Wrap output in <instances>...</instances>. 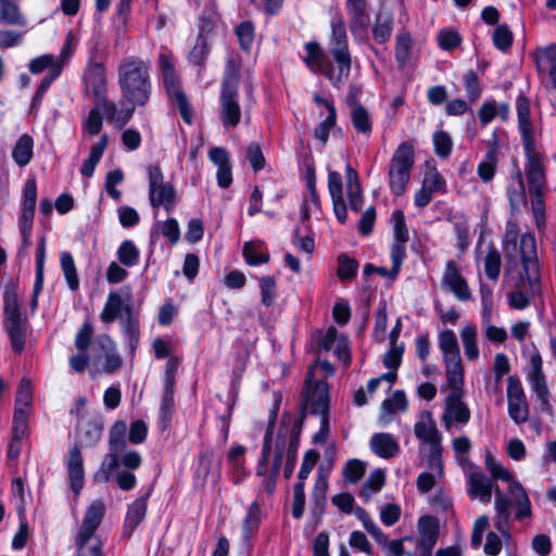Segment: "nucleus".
Instances as JSON below:
<instances>
[{
    "label": "nucleus",
    "mask_w": 556,
    "mask_h": 556,
    "mask_svg": "<svg viewBox=\"0 0 556 556\" xmlns=\"http://www.w3.org/2000/svg\"><path fill=\"white\" fill-rule=\"evenodd\" d=\"M446 366V379L452 392L462 394V388L464 384V368L462 364V357L450 359L444 362Z\"/></svg>",
    "instance_id": "a19ab883"
},
{
    "label": "nucleus",
    "mask_w": 556,
    "mask_h": 556,
    "mask_svg": "<svg viewBox=\"0 0 556 556\" xmlns=\"http://www.w3.org/2000/svg\"><path fill=\"white\" fill-rule=\"evenodd\" d=\"M263 242L248 241L242 249V255L249 266H258L266 264L270 260V254L267 250L262 251Z\"/></svg>",
    "instance_id": "e433bc0d"
},
{
    "label": "nucleus",
    "mask_w": 556,
    "mask_h": 556,
    "mask_svg": "<svg viewBox=\"0 0 556 556\" xmlns=\"http://www.w3.org/2000/svg\"><path fill=\"white\" fill-rule=\"evenodd\" d=\"M519 250L522 266L520 278L522 281L526 280L528 282L532 295H541L543 288L536 253V241L533 233L525 232L521 235Z\"/></svg>",
    "instance_id": "9d476101"
},
{
    "label": "nucleus",
    "mask_w": 556,
    "mask_h": 556,
    "mask_svg": "<svg viewBox=\"0 0 556 556\" xmlns=\"http://www.w3.org/2000/svg\"><path fill=\"white\" fill-rule=\"evenodd\" d=\"M3 313L7 320V332L14 354L20 355L26 345V323L27 318L22 317L17 285L10 280L7 282L3 292Z\"/></svg>",
    "instance_id": "39448f33"
},
{
    "label": "nucleus",
    "mask_w": 556,
    "mask_h": 556,
    "mask_svg": "<svg viewBox=\"0 0 556 556\" xmlns=\"http://www.w3.org/2000/svg\"><path fill=\"white\" fill-rule=\"evenodd\" d=\"M509 211L511 215L519 214L521 206L527 203L526 186L508 185L506 188Z\"/></svg>",
    "instance_id": "4d7b16f0"
},
{
    "label": "nucleus",
    "mask_w": 556,
    "mask_h": 556,
    "mask_svg": "<svg viewBox=\"0 0 556 556\" xmlns=\"http://www.w3.org/2000/svg\"><path fill=\"white\" fill-rule=\"evenodd\" d=\"M161 78L166 96L182 90L181 79L176 73L175 66L169 55L161 53L159 56Z\"/></svg>",
    "instance_id": "5701e85b"
},
{
    "label": "nucleus",
    "mask_w": 556,
    "mask_h": 556,
    "mask_svg": "<svg viewBox=\"0 0 556 556\" xmlns=\"http://www.w3.org/2000/svg\"><path fill=\"white\" fill-rule=\"evenodd\" d=\"M45 260H46V238L42 236L38 241V247L36 251L35 262H36V275L35 282L33 287V295H31V308H36L38 304V296L43 288L45 280Z\"/></svg>",
    "instance_id": "c85d7f7f"
},
{
    "label": "nucleus",
    "mask_w": 556,
    "mask_h": 556,
    "mask_svg": "<svg viewBox=\"0 0 556 556\" xmlns=\"http://www.w3.org/2000/svg\"><path fill=\"white\" fill-rule=\"evenodd\" d=\"M507 410L509 417L514 420L515 424H525L529 417L527 399H520L519 401L507 400Z\"/></svg>",
    "instance_id": "774afa93"
},
{
    "label": "nucleus",
    "mask_w": 556,
    "mask_h": 556,
    "mask_svg": "<svg viewBox=\"0 0 556 556\" xmlns=\"http://www.w3.org/2000/svg\"><path fill=\"white\" fill-rule=\"evenodd\" d=\"M127 425L116 420L109 430V453L104 456L99 469L93 473L96 483H106L112 473L119 467V454L127 447Z\"/></svg>",
    "instance_id": "6e6552de"
},
{
    "label": "nucleus",
    "mask_w": 556,
    "mask_h": 556,
    "mask_svg": "<svg viewBox=\"0 0 556 556\" xmlns=\"http://www.w3.org/2000/svg\"><path fill=\"white\" fill-rule=\"evenodd\" d=\"M34 155V139L30 135H22L12 149V159L20 167H25Z\"/></svg>",
    "instance_id": "473e14b6"
},
{
    "label": "nucleus",
    "mask_w": 556,
    "mask_h": 556,
    "mask_svg": "<svg viewBox=\"0 0 556 556\" xmlns=\"http://www.w3.org/2000/svg\"><path fill=\"white\" fill-rule=\"evenodd\" d=\"M420 539L417 547L428 546L433 548L440 535V521L432 515H424L418 519Z\"/></svg>",
    "instance_id": "4be33fe9"
},
{
    "label": "nucleus",
    "mask_w": 556,
    "mask_h": 556,
    "mask_svg": "<svg viewBox=\"0 0 556 556\" xmlns=\"http://www.w3.org/2000/svg\"><path fill=\"white\" fill-rule=\"evenodd\" d=\"M442 283L447 288L459 301H468L471 298L469 286L460 274L459 267L455 261L450 260L446 263L442 277Z\"/></svg>",
    "instance_id": "4468645a"
},
{
    "label": "nucleus",
    "mask_w": 556,
    "mask_h": 556,
    "mask_svg": "<svg viewBox=\"0 0 556 556\" xmlns=\"http://www.w3.org/2000/svg\"><path fill=\"white\" fill-rule=\"evenodd\" d=\"M329 51L339 67L338 80L342 76L348 78L352 66V56L349 49L346 26L342 16H336L331 20Z\"/></svg>",
    "instance_id": "9b49d317"
},
{
    "label": "nucleus",
    "mask_w": 556,
    "mask_h": 556,
    "mask_svg": "<svg viewBox=\"0 0 556 556\" xmlns=\"http://www.w3.org/2000/svg\"><path fill=\"white\" fill-rule=\"evenodd\" d=\"M460 393L451 392L446 399V407L456 422L466 424L470 419V410L467 405L460 401Z\"/></svg>",
    "instance_id": "79ce46f5"
},
{
    "label": "nucleus",
    "mask_w": 556,
    "mask_h": 556,
    "mask_svg": "<svg viewBox=\"0 0 556 556\" xmlns=\"http://www.w3.org/2000/svg\"><path fill=\"white\" fill-rule=\"evenodd\" d=\"M337 276L341 281H350L357 275L359 263L355 257L341 253L338 258Z\"/></svg>",
    "instance_id": "8fccbe9b"
},
{
    "label": "nucleus",
    "mask_w": 556,
    "mask_h": 556,
    "mask_svg": "<svg viewBox=\"0 0 556 556\" xmlns=\"http://www.w3.org/2000/svg\"><path fill=\"white\" fill-rule=\"evenodd\" d=\"M235 35L238 38L240 49L250 53L255 38V26L253 22L250 20L242 21L235 27Z\"/></svg>",
    "instance_id": "c03bdc74"
},
{
    "label": "nucleus",
    "mask_w": 556,
    "mask_h": 556,
    "mask_svg": "<svg viewBox=\"0 0 556 556\" xmlns=\"http://www.w3.org/2000/svg\"><path fill=\"white\" fill-rule=\"evenodd\" d=\"M149 182V202L153 208L163 207L167 213L175 210L177 205V193L174 185L164 181V174L159 163L150 164L147 167Z\"/></svg>",
    "instance_id": "1a4fd4ad"
},
{
    "label": "nucleus",
    "mask_w": 556,
    "mask_h": 556,
    "mask_svg": "<svg viewBox=\"0 0 556 556\" xmlns=\"http://www.w3.org/2000/svg\"><path fill=\"white\" fill-rule=\"evenodd\" d=\"M117 83L125 103L146 106L152 94L150 65L137 55L125 56L117 66Z\"/></svg>",
    "instance_id": "f03ea898"
},
{
    "label": "nucleus",
    "mask_w": 556,
    "mask_h": 556,
    "mask_svg": "<svg viewBox=\"0 0 556 556\" xmlns=\"http://www.w3.org/2000/svg\"><path fill=\"white\" fill-rule=\"evenodd\" d=\"M262 523V510L257 501L250 504L247 515L242 520L241 539L244 546L250 549L252 540L257 534Z\"/></svg>",
    "instance_id": "aec40b11"
},
{
    "label": "nucleus",
    "mask_w": 556,
    "mask_h": 556,
    "mask_svg": "<svg viewBox=\"0 0 556 556\" xmlns=\"http://www.w3.org/2000/svg\"><path fill=\"white\" fill-rule=\"evenodd\" d=\"M153 486H150L144 494L137 497L127 506L126 516L122 528V536L129 540L137 528L143 522L148 511V501Z\"/></svg>",
    "instance_id": "ddd939ff"
},
{
    "label": "nucleus",
    "mask_w": 556,
    "mask_h": 556,
    "mask_svg": "<svg viewBox=\"0 0 556 556\" xmlns=\"http://www.w3.org/2000/svg\"><path fill=\"white\" fill-rule=\"evenodd\" d=\"M117 258L121 264L134 267L139 263L140 251L132 240H124L117 249Z\"/></svg>",
    "instance_id": "3c124183"
},
{
    "label": "nucleus",
    "mask_w": 556,
    "mask_h": 556,
    "mask_svg": "<svg viewBox=\"0 0 556 556\" xmlns=\"http://www.w3.org/2000/svg\"><path fill=\"white\" fill-rule=\"evenodd\" d=\"M328 479L326 476L318 473L313 490L311 492V515L314 520V528L323 522L327 507Z\"/></svg>",
    "instance_id": "f3484780"
},
{
    "label": "nucleus",
    "mask_w": 556,
    "mask_h": 556,
    "mask_svg": "<svg viewBox=\"0 0 556 556\" xmlns=\"http://www.w3.org/2000/svg\"><path fill=\"white\" fill-rule=\"evenodd\" d=\"M85 91L91 90L96 102L101 104L105 113L112 117L115 112V103L108 100V76L104 63L86 64L83 74Z\"/></svg>",
    "instance_id": "f8f14e48"
},
{
    "label": "nucleus",
    "mask_w": 556,
    "mask_h": 556,
    "mask_svg": "<svg viewBox=\"0 0 556 556\" xmlns=\"http://www.w3.org/2000/svg\"><path fill=\"white\" fill-rule=\"evenodd\" d=\"M533 56L538 71L548 72L553 87L556 90V42L536 48Z\"/></svg>",
    "instance_id": "393cba45"
},
{
    "label": "nucleus",
    "mask_w": 556,
    "mask_h": 556,
    "mask_svg": "<svg viewBox=\"0 0 556 556\" xmlns=\"http://www.w3.org/2000/svg\"><path fill=\"white\" fill-rule=\"evenodd\" d=\"M36 205L22 204L21 214L18 217L20 232L25 245L28 244L35 217Z\"/></svg>",
    "instance_id": "864d4df0"
},
{
    "label": "nucleus",
    "mask_w": 556,
    "mask_h": 556,
    "mask_svg": "<svg viewBox=\"0 0 556 556\" xmlns=\"http://www.w3.org/2000/svg\"><path fill=\"white\" fill-rule=\"evenodd\" d=\"M439 346L443 353L444 362L450 359L459 358L460 351L457 342L456 334L453 330H443L439 336Z\"/></svg>",
    "instance_id": "58836bf2"
},
{
    "label": "nucleus",
    "mask_w": 556,
    "mask_h": 556,
    "mask_svg": "<svg viewBox=\"0 0 556 556\" xmlns=\"http://www.w3.org/2000/svg\"><path fill=\"white\" fill-rule=\"evenodd\" d=\"M220 22L216 2H206L198 16V35L208 37Z\"/></svg>",
    "instance_id": "2f4dec72"
},
{
    "label": "nucleus",
    "mask_w": 556,
    "mask_h": 556,
    "mask_svg": "<svg viewBox=\"0 0 556 556\" xmlns=\"http://www.w3.org/2000/svg\"><path fill=\"white\" fill-rule=\"evenodd\" d=\"M395 61L400 68H404L410 59L412 37L408 31L401 33L395 40Z\"/></svg>",
    "instance_id": "de8ad7c7"
},
{
    "label": "nucleus",
    "mask_w": 556,
    "mask_h": 556,
    "mask_svg": "<svg viewBox=\"0 0 556 556\" xmlns=\"http://www.w3.org/2000/svg\"><path fill=\"white\" fill-rule=\"evenodd\" d=\"M545 188L546 184L528 185L531 210L538 229L545 227Z\"/></svg>",
    "instance_id": "c756f323"
},
{
    "label": "nucleus",
    "mask_w": 556,
    "mask_h": 556,
    "mask_svg": "<svg viewBox=\"0 0 556 556\" xmlns=\"http://www.w3.org/2000/svg\"><path fill=\"white\" fill-rule=\"evenodd\" d=\"M210 161L217 166V186L227 189L232 184V165L229 152L224 147H213L208 151Z\"/></svg>",
    "instance_id": "dca6fc26"
},
{
    "label": "nucleus",
    "mask_w": 556,
    "mask_h": 556,
    "mask_svg": "<svg viewBox=\"0 0 556 556\" xmlns=\"http://www.w3.org/2000/svg\"><path fill=\"white\" fill-rule=\"evenodd\" d=\"M351 122L357 132L367 136L371 134L372 122L368 110L364 105L351 109Z\"/></svg>",
    "instance_id": "09e8293b"
},
{
    "label": "nucleus",
    "mask_w": 556,
    "mask_h": 556,
    "mask_svg": "<svg viewBox=\"0 0 556 556\" xmlns=\"http://www.w3.org/2000/svg\"><path fill=\"white\" fill-rule=\"evenodd\" d=\"M328 191L332 202L334 216L339 224L348 222V207L343 198V184L341 174L337 170L328 172Z\"/></svg>",
    "instance_id": "2eb2a0df"
},
{
    "label": "nucleus",
    "mask_w": 556,
    "mask_h": 556,
    "mask_svg": "<svg viewBox=\"0 0 556 556\" xmlns=\"http://www.w3.org/2000/svg\"><path fill=\"white\" fill-rule=\"evenodd\" d=\"M105 515V505L102 501H93L86 509L83 523L75 539V556H104L103 541L97 535Z\"/></svg>",
    "instance_id": "20e7f679"
},
{
    "label": "nucleus",
    "mask_w": 556,
    "mask_h": 556,
    "mask_svg": "<svg viewBox=\"0 0 556 556\" xmlns=\"http://www.w3.org/2000/svg\"><path fill=\"white\" fill-rule=\"evenodd\" d=\"M104 425L101 418H91L81 422L77 428L80 443L87 447H93L102 438Z\"/></svg>",
    "instance_id": "cd10ccee"
},
{
    "label": "nucleus",
    "mask_w": 556,
    "mask_h": 556,
    "mask_svg": "<svg viewBox=\"0 0 556 556\" xmlns=\"http://www.w3.org/2000/svg\"><path fill=\"white\" fill-rule=\"evenodd\" d=\"M393 26H394V16L392 12L383 11L380 9L376 16H375V23L371 28V34L374 40L378 45H384L387 43L392 36L393 33Z\"/></svg>",
    "instance_id": "bb28decb"
},
{
    "label": "nucleus",
    "mask_w": 556,
    "mask_h": 556,
    "mask_svg": "<svg viewBox=\"0 0 556 556\" xmlns=\"http://www.w3.org/2000/svg\"><path fill=\"white\" fill-rule=\"evenodd\" d=\"M62 74V67L60 65L55 66L52 71L40 80L30 102V109L37 110L40 108L42 99L47 91L49 90L52 83L59 78Z\"/></svg>",
    "instance_id": "37998d69"
},
{
    "label": "nucleus",
    "mask_w": 556,
    "mask_h": 556,
    "mask_svg": "<svg viewBox=\"0 0 556 556\" xmlns=\"http://www.w3.org/2000/svg\"><path fill=\"white\" fill-rule=\"evenodd\" d=\"M175 406V389L163 388L161 405L159 409V420L162 428L166 429L172 422Z\"/></svg>",
    "instance_id": "a18cd8bd"
},
{
    "label": "nucleus",
    "mask_w": 556,
    "mask_h": 556,
    "mask_svg": "<svg viewBox=\"0 0 556 556\" xmlns=\"http://www.w3.org/2000/svg\"><path fill=\"white\" fill-rule=\"evenodd\" d=\"M301 434L302 432L295 430L290 431V439L286 450V463L283 466V477L287 480L292 477L296 465Z\"/></svg>",
    "instance_id": "4c0bfd02"
},
{
    "label": "nucleus",
    "mask_w": 556,
    "mask_h": 556,
    "mask_svg": "<svg viewBox=\"0 0 556 556\" xmlns=\"http://www.w3.org/2000/svg\"><path fill=\"white\" fill-rule=\"evenodd\" d=\"M241 79V60L229 58L224 67L219 92V117L225 128H235L241 122L239 103V84Z\"/></svg>",
    "instance_id": "7ed1b4c3"
},
{
    "label": "nucleus",
    "mask_w": 556,
    "mask_h": 556,
    "mask_svg": "<svg viewBox=\"0 0 556 556\" xmlns=\"http://www.w3.org/2000/svg\"><path fill=\"white\" fill-rule=\"evenodd\" d=\"M121 329L125 337L129 353L136 354V350L140 340V323L137 315L124 317L121 320Z\"/></svg>",
    "instance_id": "72a5a7b5"
},
{
    "label": "nucleus",
    "mask_w": 556,
    "mask_h": 556,
    "mask_svg": "<svg viewBox=\"0 0 556 556\" xmlns=\"http://www.w3.org/2000/svg\"><path fill=\"white\" fill-rule=\"evenodd\" d=\"M132 315H135L132 305L125 303L119 293L111 291L100 313V319L102 323L110 325L116 319L121 321L122 318Z\"/></svg>",
    "instance_id": "a211bd4d"
},
{
    "label": "nucleus",
    "mask_w": 556,
    "mask_h": 556,
    "mask_svg": "<svg viewBox=\"0 0 556 556\" xmlns=\"http://www.w3.org/2000/svg\"><path fill=\"white\" fill-rule=\"evenodd\" d=\"M370 450L380 458L389 459L400 452V445L391 433H375L370 439Z\"/></svg>",
    "instance_id": "a878e982"
},
{
    "label": "nucleus",
    "mask_w": 556,
    "mask_h": 556,
    "mask_svg": "<svg viewBox=\"0 0 556 556\" xmlns=\"http://www.w3.org/2000/svg\"><path fill=\"white\" fill-rule=\"evenodd\" d=\"M434 153L440 159H446L453 150V141L451 136L444 131H435L432 136Z\"/></svg>",
    "instance_id": "69168bd1"
},
{
    "label": "nucleus",
    "mask_w": 556,
    "mask_h": 556,
    "mask_svg": "<svg viewBox=\"0 0 556 556\" xmlns=\"http://www.w3.org/2000/svg\"><path fill=\"white\" fill-rule=\"evenodd\" d=\"M498 141L495 135L493 139L488 143L486 153L484 160L478 164L477 173L483 182L491 181L496 173L498 163Z\"/></svg>",
    "instance_id": "b1692460"
},
{
    "label": "nucleus",
    "mask_w": 556,
    "mask_h": 556,
    "mask_svg": "<svg viewBox=\"0 0 556 556\" xmlns=\"http://www.w3.org/2000/svg\"><path fill=\"white\" fill-rule=\"evenodd\" d=\"M330 401L329 383L324 379H313V368L311 367L305 377L303 389L300 394L299 412L295 416L291 430L303 431L307 415H313L316 410L323 409Z\"/></svg>",
    "instance_id": "423d86ee"
},
{
    "label": "nucleus",
    "mask_w": 556,
    "mask_h": 556,
    "mask_svg": "<svg viewBox=\"0 0 556 556\" xmlns=\"http://www.w3.org/2000/svg\"><path fill=\"white\" fill-rule=\"evenodd\" d=\"M0 23L8 25H24L25 21L16 2H0Z\"/></svg>",
    "instance_id": "680f3d73"
},
{
    "label": "nucleus",
    "mask_w": 556,
    "mask_h": 556,
    "mask_svg": "<svg viewBox=\"0 0 556 556\" xmlns=\"http://www.w3.org/2000/svg\"><path fill=\"white\" fill-rule=\"evenodd\" d=\"M367 2H346L348 13L350 15V30L354 37L366 35L370 23V16L367 13Z\"/></svg>",
    "instance_id": "412c9836"
},
{
    "label": "nucleus",
    "mask_w": 556,
    "mask_h": 556,
    "mask_svg": "<svg viewBox=\"0 0 556 556\" xmlns=\"http://www.w3.org/2000/svg\"><path fill=\"white\" fill-rule=\"evenodd\" d=\"M167 98L169 101L175 102L182 121L187 125H191L193 122V110L184 89L167 96Z\"/></svg>",
    "instance_id": "6e6d98bb"
},
{
    "label": "nucleus",
    "mask_w": 556,
    "mask_h": 556,
    "mask_svg": "<svg viewBox=\"0 0 556 556\" xmlns=\"http://www.w3.org/2000/svg\"><path fill=\"white\" fill-rule=\"evenodd\" d=\"M65 465L71 490L75 495H78L84 488L85 470L83 455L77 444L70 448L68 458Z\"/></svg>",
    "instance_id": "6ab92c4d"
},
{
    "label": "nucleus",
    "mask_w": 556,
    "mask_h": 556,
    "mask_svg": "<svg viewBox=\"0 0 556 556\" xmlns=\"http://www.w3.org/2000/svg\"><path fill=\"white\" fill-rule=\"evenodd\" d=\"M101 104H97L89 111L86 121L83 123V131L89 136H97L101 132L103 127V116L100 111Z\"/></svg>",
    "instance_id": "052dcab7"
},
{
    "label": "nucleus",
    "mask_w": 556,
    "mask_h": 556,
    "mask_svg": "<svg viewBox=\"0 0 556 556\" xmlns=\"http://www.w3.org/2000/svg\"><path fill=\"white\" fill-rule=\"evenodd\" d=\"M415 164V149L412 142L403 141L397 146L390 160L388 184L392 194L405 193Z\"/></svg>",
    "instance_id": "0eeeda50"
},
{
    "label": "nucleus",
    "mask_w": 556,
    "mask_h": 556,
    "mask_svg": "<svg viewBox=\"0 0 556 556\" xmlns=\"http://www.w3.org/2000/svg\"><path fill=\"white\" fill-rule=\"evenodd\" d=\"M518 130L521 137L525 173L528 185L547 184L545 156L536 149L534 129L531 121L530 101L521 91L516 99Z\"/></svg>",
    "instance_id": "f257e3e1"
},
{
    "label": "nucleus",
    "mask_w": 556,
    "mask_h": 556,
    "mask_svg": "<svg viewBox=\"0 0 556 556\" xmlns=\"http://www.w3.org/2000/svg\"><path fill=\"white\" fill-rule=\"evenodd\" d=\"M214 460V451L211 448L201 451L198 456L197 467L194 470L195 479L200 480L202 484L205 483Z\"/></svg>",
    "instance_id": "bf43d9fd"
},
{
    "label": "nucleus",
    "mask_w": 556,
    "mask_h": 556,
    "mask_svg": "<svg viewBox=\"0 0 556 556\" xmlns=\"http://www.w3.org/2000/svg\"><path fill=\"white\" fill-rule=\"evenodd\" d=\"M60 263L68 288L72 291H77L79 289V279L73 255L67 251L62 252Z\"/></svg>",
    "instance_id": "49530a36"
},
{
    "label": "nucleus",
    "mask_w": 556,
    "mask_h": 556,
    "mask_svg": "<svg viewBox=\"0 0 556 556\" xmlns=\"http://www.w3.org/2000/svg\"><path fill=\"white\" fill-rule=\"evenodd\" d=\"M391 220L393 223V241L407 243L409 240V233L404 212L402 210L393 211Z\"/></svg>",
    "instance_id": "e2e57ef3"
},
{
    "label": "nucleus",
    "mask_w": 556,
    "mask_h": 556,
    "mask_svg": "<svg viewBox=\"0 0 556 556\" xmlns=\"http://www.w3.org/2000/svg\"><path fill=\"white\" fill-rule=\"evenodd\" d=\"M306 56L304 58L305 64L311 70L321 71L325 61V53L317 41H308L304 45Z\"/></svg>",
    "instance_id": "5fc2aeb1"
},
{
    "label": "nucleus",
    "mask_w": 556,
    "mask_h": 556,
    "mask_svg": "<svg viewBox=\"0 0 556 556\" xmlns=\"http://www.w3.org/2000/svg\"><path fill=\"white\" fill-rule=\"evenodd\" d=\"M464 85L469 102L476 103L481 97L483 88L478 74L473 70H468L465 73Z\"/></svg>",
    "instance_id": "0e129e2a"
},
{
    "label": "nucleus",
    "mask_w": 556,
    "mask_h": 556,
    "mask_svg": "<svg viewBox=\"0 0 556 556\" xmlns=\"http://www.w3.org/2000/svg\"><path fill=\"white\" fill-rule=\"evenodd\" d=\"M492 41L497 50L507 52L513 46L514 36L508 26L506 24H502L495 27Z\"/></svg>",
    "instance_id": "338daca9"
},
{
    "label": "nucleus",
    "mask_w": 556,
    "mask_h": 556,
    "mask_svg": "<svg viewBox=\"0 0 556 556\" xmlns=\"http://www.w3.org/2000/svg\"><path fill=\"white\" fill-rule=\"evenodd\" d=\"M109 144V135L103 134L99 138V141L91 146L88 157L84 161L80 167V174L84 177H92L94 174L96 166L102 159V155Z\"/></svg>",
    "instance_id": "7c9ffc66"
},
{
    "label": "nucleus",
    "mask_w": 556,
    "mask_h": 556,
    "mask_svg": "<svg viewBox=\"0 0 556 556\" xmlns=\"http://www.w3.org/2000/svg\"><path fill=\"white\" fill-rule=\"evenodd\" d=\"M460 338L464 345L465 355L472 361L479 356V348L477 344V328L473 325L465 326L460 331Z\"/></svg>",
    "instance_id": "603ef678"
},
{
    "label": "nucleus",
    "mask_w": 556,
    "mask_h": 556,
    "mask_svg": "<svg viewBox=\"0 0 556 556\" xmlns=\"http://www.w3.org/2000/svg\"><path fill=\"white\" fill-rule=\"evenodd\" d=\"M210 53L211 46L207 37L197 35L194 46L188 54V62L189 64L197 66L200 71L204 70Z\"/></svg>",
    "instance_id": "f704fd0d"
},
{
    "label": "nucleus",
    "mask_w": 556,
    "mask_h": 556,
    "mask_svg": "<svg viewBox=\"0 0 556 556\" xmlns=\"http://www.w3.org/2000/svg\"><path fill=\"white\" fill-rule=\"evenodd\" d=\"M261 303L266 307H271L276 303L277 283L273 276H263L260 279Z\"/></svg>",
    "instance_id": "13d9d810"
},
{
    "label": "nucleus",
    "mask_w": 556,
    "mask_h": 556,
    "mask_svg": "<svg viewBox=\"0 0 556 556\" xmlns=\"http://www.w3.org/2000/svg\"><path fill=\"white\" fill-rule=\"evenodd\" d=\"M470 495L479 497L481 502L489 503L492 497V482L483 473L473 472L469 479Z\"/></svg>",
    "instance_id": "c9c22d12"
},
{
    "label": "nucleus",
    "mask_w": 556,
    "mask_h": 556,
    "mask_svg": "<svg viewBox=\"0 0 556 556\" xmlns=\"http://www.w3.org/2000/svg\"><path fill=\"white\" fill-rule=\"evenodd\" d=\"M426 415L429 418L430 424L427 425L424 421H417L414 426L415 435L418 439L429 443V446L434 444V442L441 443L442 437L437 428L435 422L431 418V413L426 412Z\"/></svg>",
    "instance_id": "ea45409f"
}]
</instances>
